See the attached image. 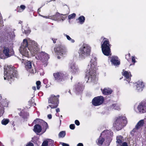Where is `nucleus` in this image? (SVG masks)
<instances>
[{
    "mask_svg": "<svg viewBox=\"0 0 146 146\" xmlns=\"http://www.w3.org/2000/svg\"><path fill=\"white\" fill-rule=\"evenodd\" d=\"M4 79L7 80L9 83L11 84L14 80L13 77H16L17 75V68L12 65H8L7 67L4 68Z\"/></svg>",
    "mask_w": 146,
    "mask_h": 146,
    "instance_id": "obj_1",
    "label": "nucleus"
},
{
    "mask_svg": "<svg viewBox=\"0 0 146 146\" xmlns=\"http://www.w3.org/2000/svg\"><path fill=\"white\" fill-rule=\"evenodd\" d=\"M127 123V121L126 117L121 115L115 118L113 126L116 130L119 131L125 126Z\"/></svg>",
    "mask_w": 146,
    "mask_h": 146,
    "instance_id": "obj_2",
    "label": "nucleus"
},
{
    "mask_svg": "<svg viewBox=\"0 0 146 146\" xmlns=\"http://www.w3.org/2000/svg\"><path fill=\"white\" fill-rule=\"evenodd\" d=\"M33 123L35 124H40L42 126V129L44 132H45L48 128L47 123L43 120L37 118L34 121ZM42 128L41 126L39 124H36L34 127L33 131L36 133L40 132Z\"/></svg>",
    "mask_w": 146,
    "mask_h": 146,
    "instance_id": "obj_3",
    "label": "nucleus"
},
{
    "mask_svg": "<svg viewBox=\"0 0 146 146\" xmlns=\"http://www.w3.org/2000/svg\"><path fill=\"white\" fill-rule=\"evenodd\" d=\"M90 62L91 63L90 64L91 68L88 72V81L89 82H94L96 78V62L95 61L94 62H93L92 59H91Z\"/></svg>",
    "mask_w": 146,
    "mask_h": 146,
    "instance_id": "obj_4",
    "label": "nucleus"
},
{
    "mask_svg": "<svg viewBox=\"0 0 146 146\" xmlns=\"http://www.w3.org/2000/svg\"><path fill=\"white\" fill-rule=\"evenodd\" d=\"M102 51L104 55L109 56L111 52V45L108 39L104 38L101 43Z\"/></svg>",
    "mask_w": 146,
    "mask_h": 146,
    "instance_id": "obj_5",
    "label": "nucleus"
},
{
    "mask_svg": "<svg viewBox=\"0 0 146 146\" xmlns=\"http://www.w3.org/2000/svg\"><path fill=\"white\" fill-rule=\"evenodd\" d=\"M91 48L88 44L84 43L79 50L78 53L80 57L85 58L89 56L90 54Z\"/></svg>",
    "mask_w": 146,
    "mask_h": 146,
    "instance_id": "obj_6",
    "label": "nucleus"
},
{
    "mask_svg": "<svg viewBox=\"0 0 146 146\" xmlns=\"http://www.w3.org/2000/svg\"><path fill=\"white\" fill-rule=\"evenodd\" d=\"M3 52L4 54H0V57L1 59H5L13 56L14 54L13 48L9 45L5 44L3 47Z\"/></svg>",
    "mask_w": 146,
    "mask_h": 146,
    "instance_id": "obj_7",
    "label": "nucleus"
},
{
    "mask_svg": "<svg viewBox=\"0 0 146 146\" xmlns=\"http://www.w3.org/2000/svg\"><path fill=\"white\" fill-rule=\"evenodd\" d=\"M54 51L56 55L63 56L66 55L67 52V50L65 46L60 44L54 48Z\"/></svg>",
    "mask_w": 146,
    "mask_h": 146,
    "instance_id": "obj_8",
    "label": "nucleus"
},
{
    "mask_svg": "<svg viewBox=\"0 0 146 146\" xmlns=\"http://www.w3.org/2000/svg\"><path fill=\"white\" fill-rule=\"evenodd\" d=\"M54 80L58 82H63L66 79V76L62 72H57L53 73Z\"/></svg>",
    "mask_w": 146,
    "mask_h": 146,
    "instance_id": "obj_9",
    "label": "nucleus"
},
{
    "mask_svg": "<svg viewBox=\"0 0 146 146\" xmlns=\"http://www.w3.org/2000/svg\"><path fill=\"white\" fill-rule=\"evenodd\" d=\"M60 96L59 95L55 96L52 94L48 98V103L51 104L55 107L57 108L59 104V98Z\"/></svg>",
    "mask_w": 146,
    "mask_h": 146,
    "instance_id": "obj_10",
    "label": "nucleus"
},
{
    "mask_svg": "<svg viewBox=\"0 0 146 146\" xmlns=\"http://www.w3.org/2000/svg\"><path fill=\"white\" fill-rule=\"evenodd\" d=\"M104 100L102 96H98L94 98L92 100V103L94 106H97L102 104Z\"/></svg>",
    "mask_w": 146,
    "mask_h": 146,
    "instance_id": "obj_11",
    "label": "nucleus"
},
{
    "mask_svg": "<svg viewBox=\"0 0 146 146\" xmlns=\"http://www.w3.org/2000/svg\"><path fill=\"white\" fill-rule=\"evenodd\" d=\"M74 86L76 93L77 94L82 93L85 87L84 85L80 82L76 84Z\"/></svg>",
    "mask_w": 146,
    "mask_h": 146,
    "instance_id": "obj_12",
    "label": "nucleus"
},
{
    "mask_svg": "<svg viewBox=\"0 0 146 146\" xmlns=\"http://www.w3.org/2000/svg\"><path fill=\"white\" fill-rule=\"evenodd\" d=\"M139 111L141 113L146 112V102H140L137 107Z\"/></svg>",
    "mask_w": 146,
    "mask_h": 146,
    "instance_id": "obj_13",
    "label": "nucleus"
},
{
    "mask_svg": "<svg viewBox=\"0 0 146 146\" xmlns=\"http://www.w3.org/2000/svg\"><path fill=\"white\" fill-rule=\"evenodd\" d=\"M135 84L136 89L139 92L142 91L145 87L144 84L143 82L139 81L137 82Z\"/></svg>",
    "mask_w": 146,
    "mask_h": 146,
    "instance_id": "obj_14",
    "label": "nucleus"
},
{
    "mask_svg": "<svg viewBox=\"0 0 146 146\" xmlns=\"http://www.w3.org/2000/svg\"><path fill=\"white\" fill-rule=\"evenodd\" d=\"M123 72H121L122 74L125 77L127 81L129 82L131 80V74L130 72H128L126 71H125L123 70Z\"/></svg>",
    "mask_w": 146,
    "mask_h": 146,
    "instance_id": "obj_15",
    "label": "nucleus"
},
{
    "mask_svg": "<svg viewBox=\"0 0 146 146\" xmlns=\"http://www.w3.org/2000/svg\"><path fill=\"white\" fill-rule=\"evenodd\" d=\"M39 56L42 60L47 61L49 58V55L44 52H41L39 54Z\"/></svg>",
    "mask_w": 146,
    "mask_h": 146,
    "instance_id": "obj_16",
    "label": "nucleus"
},
{
    "mask_svg": "<svg viewBox=\"0 0 146 146\" xmlns=\"http://www.w3.org/2000/svg\"><path fill=\"white\" fill-rule=\"evenodd\" d=\"M11 40V35L8 33H7L5 34L3 38V42L6 45H9L8 44L10 42Z\"/></svg>",
    "mask_w": 146,
    "mask_h": 146,
    "instance_id": "obj_17",
    "label": "nucleus"
},
{
    "mask_svg": "<svg viewBox=\"0 0 146 146\" xmlns=\"http://www.w3.org/2000/svg\"><path fill=\"white\" fill-rule=\"evenodd\" d=\"M101 90L103 94L106 95L111 94L113 92L112 90L109 88H104L103 89H101Z\"/></svg>",
    "mask_w": 146,
    "mask_h": 146,
    "instance_id": "obj_18",
    "label": "nucleus"
},
{
    "mask_svg": "<svg viewBox=\"0 0 146 146\" xmlns=\"http://www.w3.org/2000/svg\"><path fill=\"white\" fill-rule=\"evenodd\" d=\"M62 14L57 12L55 15L51 16V18L53 20L61 21Z\"/></svg>",
    "mask_w": 146,
    "mask_h": 146,
    "instance_id": "obj_19",
    "label": "nucleus"
},
{
    "mask_svg": "<svg viewBox=\"0 0 146 146\" xmlns=\"http://www.w3.org/2000/svg\"><path fill=\"white\" fill-rule=\"evenodd\" d=\"M118 58L117 56H112L110 60L112 63L115 65H119L120 64V62L117 60Z\"/></svg>",
    "mask_w": 146,
    "mask_h": 146,
    "instance_id": "obj_20",
    "label": "nucleus"
},
{
    "mask_svg": "<svg viewBox=\"0 0 146 146\" xmlns=\"http://www.w3.org/2000/svg\"><path fill=\"white\" fill-rule=\"evenodd\" d=\"M70 66V70L72 72L74 73H78L79 71L78 68L76 67L74 63L71 64Z\"/></svg>",
    "mask_w": 146,
    "mask_h": 146,
    "instance_id": "obj_21",
    "label": "nucleus"
},
{
    "mask_svg": "<svg viewBox=\"0 0 146 146\" xmlns=\"http://www.w3.org/2000/svg\"><path fill=\"white\" fill-rule=\"evenodd\" d=\"M28 45L27 40L26 39H24L23 40V42L22 43L21 46L20 47V50L27 49Z\"/></svg>",
    "mask_w": 146,
    "mask_h": 146,
    "instance_id": "obj_22",
    "label": "nucleus"
},
{
    "mask_svg": "<svg viewBox=\"0 0 146 146\" xmlns=\"http://www.w3.org/2000/svg\"><path fill=\"white\" fill-rule=\"evenodd\" d=\"M144 124V121L143 119L140 120L137 123L135 126V128L137 129H140L143 127Z\"/></svg>",
    "mask_w": 146,
    "mask_h": 146,
    "instance_id": "obj_23",
    "label": "nucleus"
},
{
    "mask_svg": "<svg viewBox=\"0 0 146 146\" xmlns=\"http://www.w3.org/2000/svg\"><path fill=\"white\" fill-rule=\"evenodd\" d=\"M123 137L121 135H119L116 137V141L117 146H121V144L122 143V141Z\"/></svg>",
    "mask_w": 146,
    "mask_h": 146,
    "instance_id": "obj_24",
    "label": "nucleus"
},
{
    "mask_svg": "<svg viewBox=\"0 0 146 146\" xmlns=\"http://www.w3.org/2000/svg\"><path fill=\"white\" fill-rule=\"evenodd\" d=\"M20 52L22 55L26 57H29V52L27 51V49H24L20 50Z\"/></svg>",
    "mask_w": 146,
    "mask_h": 146,
    "instance_id": "obj_25",
    "label": "nucleus"
},
{
    "mask_svg": "<svg viewBox=\"0 0 146 146\" xmlns=\"http://www.w3.org/2000/svg\"><path fill=\"white\" fill-rule=\"evenodd\" d=\"M19 115L23 118L25 119L27 118L28 116H29V114L27 112L22 111L19 113Z\"/></svg>",
    "mask_w": 146,
    "mask_h": 146,
    "instance_id": "obj_26",
    "label": "nucleus"
},
{
    "mask_svg": "<svg viewBox=\"0 0 146 146\" xmlns=\"http://www.w3.org/2000/svg\"><path fill=\"white\" fill-rule=\"evenodd\" d=\"M101 135L102 134H101L100 137L98 139L97 143L99 145H102L103 142L105 141L104 138L101 136Z\"/></svg>",
    "mask_w": 146,
    "mask_h": 146,
    "instance_id": "obj_27",
    "label": "nucleus"
},
{
    "mask_svg": "<svg viewBox=\"0 0 146 146\" xmlns=\"http://www.w3.org/2000/svg\"><path fill=\"white\" fill-rule=\"evenodd\" d=\"M8 105L7 102L5 100H3L1 102V105H0V109L2 110L5 107H7Z\"/></svg>",
    "mask_w": 146,
    "mask_h": 146,
    "instance_id": "obj_28",
    "label": "nucleus"
},
{
    "mask_svg": "<svg viewBox=\"0 0 146 146\" xmlns=\"http://www.w3.org/2000/svg\"><path fill=\"white\" fill-rule=\"evenodd\" d=\"M26 7L24 5H21L20 7L18 6L17 8V12H21L25 9Z\"/></svg>",
    "mask_w": 146,
    "mask_h": 146,
    "instance_id": "obj_29",
    "label": "nucleus"
},
{
    "mask_svg": "<svg viewBox=\"0 0 146 146\" xmlns=\"http://www.w3.org/2000/svg\"><path fill=\"white\" fill-rule=\"evenodd\" d=\"M25 67L27 70L31 68L32 67V64L31 62L27 60L25 64Z\"/></svg>",
    "mask_w": 146,
    "mask_h": 146,
    "instance_id": "obj_30",
    "label": "nucleus"
},
{
    "mask_svg": "<svg viewBox=\"0 0 146 146\" xmlns=\"http://www.w3.org/2000/svg\"><path fill=\"white\" fill-rule=\"evenodd\" d=\"M110 108L117 110H119L120 109L119 107L116 104H113L110 106Z\"/></svg>",
    "mask_w": 146,
    "mask_h": 146,
    "instance_id": "obj_31",
    "label": "nucleus"
},
{
    "mask_svg": "<svg viewBox=\"0 0 146 146\" xmlns=\"http://www.w3.org/2000/svg\"><path fill=\"white\" fill-rule=\"evenodd\" d=\"M78 20L80 24H82L84 22L85 17L83 16H80L78 18Z\"/></svg>",
    "mask_w": 146,
    "mask_h": 146,
    "instance_id": "obj_32",
    "label": "nucleus"
},
{
    "mask_svg": "<svg viewBox=\"0 0 146 146\" xmlns=\"http://www.w3.org/2000/svg\"><path fill=\"white\" fill-rule=\"evenodd\" d=\"M66 135V132L65 131H60L58 134V137L59 138H63Z\"/></svg>",
    "mask_w": 146,
    "mask_h": 146,
    "instance_id": "obj_33",
    "label": "nucleus"
},
{
    "mask_svg": "<svg viewBox=\"0 0 146 146\" xmlns=\"http://www.w3.org/2000/svg\"><path fill=\"white\" fill-rule=\"evenodd\" d=\"M9 122V120L8 119H4L1 121V123L3 125H6Z\"/></svg>",
    "mask_w": 146,
    "mask_h": 146,
    "instance_id": "obj_34",
    "label": "nucleus"
},
{
    "mask_svg": "<svg viewBox=\"0 0 146 146\" xmlns=\"http://www.w3.org/2000/svg\"><path fill=\"white\" fill-rule=\"evenodd\" d=\"M76 16V14L74 13H73L68 15V19H74L75 17Z\"/></svg>",
    "mask_w": 146,
    "mask_h": 146,
    "instance_id": "obj_35",
    "label": "nucleus"
},
{
    "mask_svg": "<svg viewBox=\"0 0 146 146\" xmlns=\"http://www.w3.org/2000/svg\"><path fill=\"white\" fill-rule=\"evenodd\" d=\"M31 32V31L29 29V28H26V29L25 28L24 29V32L26 35H28Z\"/></svg>",
    "mask_w": 146,
    "mask_h": 146,
    "instance_id": "obj_36",
    "label": "nucleus"
},
{
    "mask_svg": "<svg viewBox=\"0 0 146 146\" xmlns=\"http://www.w3.org/2000/svg\"><path fill=\"white\" fill-rule=\"evenodd\" d=\"M36 84L37 89L38 90L39 89L41 86L40 82V81H37L36 82Z\"/></svg>",
    "mask_w": 146,
    "mask_h": 146,
    "instance_id": "obj_37",
    "label": "nucleus"
},
{
    "mask_svg": "<svg viewBox=\"0 0 146 146\" xmlns=\"http://www.w3.org/2000/svg\"><path fill=\"white\" fill-rule=\"evenodd\" d=\"M48 146H53V145L54 141L51 140L49 139L48 140Z\"/></svg>",
    "mask_w": 146,
    "mask_h": 146,
    "instance_id": "obj_38",
    "label": "nucleus"
},
{
    "mask_svg": "<svg viewBox=\"0 0 146 146\" xmlns=\"http://www.w3.org/2000/svg\"><path fill=\"white\" fill-rule=\"evenodd\" d=\"M130 54L129 53L128 54H126L125 56V58L129 62L130 60Z\"/></svg>",
    "mask_w": 146,
    "mask_h": 146,
    "instance_id": "obj_39",
    "label": "nucleus"
},
{
    "mask_svg": "<svg viewBox=\"0 0 146 146\" xmlns=\"http://www.w3.org/2000/svg\"><path fill=\"white\" fill-rule=\"evenodd\" d=\"M48 140L44 141L42 143L41 146H48Z\"/></svg>",
    "mask_w": 146,
    "mask_h": 146,
    "instance_id": "obj_40",
    "label": "nucleus"
},
{
    "mask_svg": "<svg viewBox=\"0 0 146 146\" xmlns=\"http://www.w3.org/2000/svg\"><path fill=\"white\" fill-rule=\"evenodd\" d=\"M67 14H62V16L61 18V20H65L67 17Z\"/></svg>",
    "mask_w": 146,
    "mask_h": 146,
    "instance_id": "obj_41",
    "label": "nucleus"
},
{
    "mask_svg": "<svg viewBox=\"0 0 146 146\" xmlns=\"http://www.w3.org/2000/svg\"><path fill=\"white\" fill-rule=\"evenodd\" d=\"M70 128L71 129H74L75 127V125L74 124H71L70 125Z\"/></svg>",
    "mask_w": 146,
    "mask_h": 146,
    "instance_id": "obj_42",
    "label": "nucleus"
},
{
    "mask_svg": "<svg viewBox=\"0 0 146 146\" xmlns=\"http://www.w3.org/2000/svg\"><path fill=\"white\" fill-rule=\"evenodd\" d=\"M49 107L51 108V109H54L56 108V107H54L53 105H52L51 104H49V105L47 107V109L49 108Z\"/></svg>",
    "mask_w": 146,
    "mask_h": 146,
    "instance_id": "obj_43",
    "label": "nucleus"
},
{
    "mask_svg": "<svg viewBox=\"0 0 146 146\" xmlns=\"http://www.w3.org/2000/svg\"><path fill=\"white\" fill-rule=\"evenodd\" d=\"M131 60L132 63L134 64L136 62L134 56H132Z\"/></svg>",
    "mask_w": 146,
    "mask_h": 146,
    "instance_id": "obj_44",
    "label": "nucleus"
},
{
    "mask_svg": "<svg viewBox=\"0 0 146 146\" xmlns=\"http://www.w3.org/2000/svg\"><path fill=\"white\" fill-rule=\"evenodd\" d=\"M75 123L77 126L79 125L80 124V122L78 120H75Z\"/></svg>",
    "mask_w": 146,
    "mask_h": 146,
    "instance_id": "obj_45",
    "label": "nucleus"
},
{
    "mask_svg": "<svg viewBox=\"0 0 146 146\" xmlns=\"http://www.w3.org/2000/svg\"><path fill=\"white\" fill-rule=\"evenodd\" d=\"M65 36H66V37L67 39L68 40H70L71 39V38L70 37V36L68 35H67L66 34H64Z\"/></svg>",
    "mask_w": 146,
    "mask_h": 146,
    "instance_id": "obj_46",
    "label": "nucleus"
},
{
    "mask_svg": "<svg viewBox=\"0 0 146 146\" xmlns=\"http://www.w3.org/2000/svg\"><path fill=\"white\" fill-rule=\"evenodd\" d=\"M51 39L53 41L54 43H55L56 42V40H57V38H52Z\"/></svg>",
    "mask_w": 146,
    "mask_h": 146,
    "instance_id": "obj_47",
    "label": "nucleus"
},
{
    "mask_svg": "<svg viewBox=\"0 0 146 146\" xmlns=\"http://www.w3.org/2000/svg\"><path fill=\"white\" fill-rule=\"evenodd\" d=\"M26 146H34L33 144L31 142L29 143L27 145H26Z\"/></svg>",
    "mask_w": 146,
    "mask_h": 146,
    "instance_id": "obj_48",
    "label": "nucleus"
},
{
    "mask_svg": "<svg viewBox=\"0 0 146 146\" xmlns=\"http://www.w3.org/2000/svg\"><path fill=\"white\" fill-rule=\"evenodd\" d=\"M62 146H69V145L68 144L64 143H62Z\"/></svg>",
    "mask_w": 146,
    "mask_h": 146,
    "instance_id": "obj_49",
    "label": "nucleus"
},
{
    "mask_svg": "<svg viewBox=\"0 0 146 146\" xmlns=\"http://www.w3.org/2000/svg\"><path fill=\"white\" fill-rule=\"evenodd\" d=\"M47 117H48V119H51L52 118V116L50 114H48L47 115Z\"/></svg>",
    "mask_w": 146,
    "mask_h": 146,
    "instance_id": "obj_50",
    "label": "nucleus"
},
{
    "mask_svg": "<svg viewBox=\"0 0 146 146\" xmlns=\"http://www.w3.org/2000/svg\"><path fill=\"white\" fill-rule=\"evenodd\" d=\"M78 146H83V145L82 143H79L77 145Z\"/></svg>",
    "mask_w": 146,
    "mask_h": 146,
    "instance_id": "obj_51",
    "label": "nucleus"
},
{
    "mask_svg": "<svg viewBox=\"0 0 146 146\" xmlns=\"http://www.w3.org/2000/svg\"><path fill=\"white\" fill-rule=\"evenodd\" d=\"M56 112H60V109L59 108H57L56 109Z\"/></svg>",
    "mask_w": 146,
    "mask_h": 146,
    "instance_id": "obj_52",
    "label": "nucleus"
},
{
    "mask_svg": "<svg viewBox=\"0 0 146 146\" xmlns=\"http://www.w3.org/2000/svg\"><path fill=\"white\" fill-rule=\"evenodd\" d=\"M72 43H74L75 42V40L74 39H72L71 38V39L70 40Z\"/></svg>",
    "mask_w": 146,
    "mask_h": 146,
    "instance_id": "obj_53",
    "label": "nucleus"
},
{
    "mask_svg": "<svg viewBox=\"0 0 146 146\" xmlns=\"http://www.w3.org/2000/svg\"><path fill=\"white\" fill-rule=\"evenodd\" d=\"M32 89H33V90H36V87L35 86H33L32 87Z\"/></svg>",
    "mask_w": 146,
    "mask_h": 146,
    "instance_id": "obj_54",
    "label": "nucleus"
},
{
    "mask_svg": "<svg viewBox=\"0 0 146 146\" xmlns=\"http://www.w3.org/2000/svg\"><path fill=\"white\" fill-rule=\"evenodd\" d=\"M57 58H58L59 59L60 58V57L59 56H58L57 57Z\"/></svg>",
    "mask_w": 146,
    "mask_h": 146,
    "instance_id": "obj_55",
    "label": "nucleus"
},
{
    "mask_svg": "<svg viewBox=\"0 0 146 146\" xmlns=\"http://www.w3.org/2000/svg\"><path fill=\"white\" fill-rule=\"evenodd\" d=\"M134 129H133V130H132V131H133L134 132Z\"/></svg>",
    "mask_w": 146,
    "mask_h": 146,
    "instance_id": "obj_56",
    "label": "nucleus"
},
{
    "mask_svg": "<svg viewBox=\"0 0 146 146\" xmlns=\"http://www.w3.org/2000/svg\"><path fill=\"white\" fill-rule=\"evenodd\" d=\"M94 60H96H96L95 59V58H94Z\"/></svg>",
    "mask_w": 146,
    "mask_h": 146,
    "instance_id": "obj_57",
    "label": "nucleus"
},
{
    "mask_svg": "<svg viewBox=\"0 0 146 146\" xmlns=\"http://www.w3.org/2000/svg\"><path fill=\"white\" fill-rule=\"evenodd\" d=\"M19 23H21V22H19Z\"/></svg>",
    "mask_w": 146,
    "mask_h": 146,
    "instance_id": "obj_58",
    "label": "nucleus"
}]
</instances>
